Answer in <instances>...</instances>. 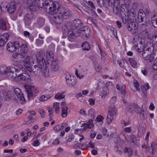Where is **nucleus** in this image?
<instances>
[{"instance_id": "obj_1", "label": "nucleus", "mask_w": 157, "mask_h": 157, "mask_svg": "<svg viewBox=\"0 0 157 157\" xmlns=\"http://www.w3.org/2000/svg\"><path fill=\"white\" fill-rule=\"evenodd\" d=\"M37 65H35L32 68L31 67L29 61L25 62L24 63V66L21 67L22 71H25L26 70L30 72H33L36 75L39 74L41 73L42 69L44 68V61L37 60Z\"/></svg>"}, {"instance_id": "obj_2", "label": "nucleus", "mask_w": 157, "mask_h": 157, "mask_svg": "<svg viewBox=\"0 0 157 157\" xmlns=\"http://www.w3.org/2000/svg\"><path fill=\"white\" fill-rule=\"evenodd\" d=\"M36 57L37 60H40L41 61H44V63H46V62L48 63H51V62L54 60L53 53L52 51L47 52L46 54L40 53V52H37L36 54Z\"/></svg>"}, {"instance_id": "obj_3", "label": "nucleus", "mask_w": 157, "mask_h": 157, "mask_svg": "<svg viewBox=\"0 0 157 157\" xmlns=\"http://www.w3.org/2000/svg\"><path fill=\"white\" fill-rule=\"evenodd\" d=\"M36 57L37 60H40L41 61H44V63H46V62L48 63H51V62L54 60L53 53L52 51L47 52L46 54L40 53V52H37L36 54Z\"/></svg>"}, {"instance_id": "obj_4", "label": "nucleus", "mask_w": 157, "mask_h": 157, "mask_svg": "<svg viewBox=\"0 0 157 157\" xmlns=\"http://www.w3.org/2000/svg\"><path fill=\"white\" fill-rule=\"evenodd\" d=\"M24 88L28 99H33L34 97L38 94L39 90L34 86L25 85Z\"/></svg>"}, {"instance_id": "obj_5", "label": "nucleus", "mask_w": 157, "mask_h": 157, "mask_svg": "<svg viewBox=\"0 0 157 157\" xmlns=\"http://www.w3.org/2000/svg\"><path fill=\"white\" fill-rule=\"evenodd\" d=\"M57 7H55V9L53 11L54 12L52 14L54 15L58 13L59 14V16L63 19H67L71 15V12L69 9L63 7H60L57 9Z\"/></svg>"}, {"instance_id": "obj_6", "label": "nucleus", "mask_w": 157, "mask_h": 157, "mask_svg": "<svg viewBox=\"0 0 157 157\" xmlns=\"http://www.w3.org/2000/svg\"><path fill=\"white\" fill-rule=\"evenodd\" d=\"M107 2V4L109 6L113 5V13L117 14L119 12L120 7V0H105Z\"/></svg>"}, {"instance_id": "obj_7", "label": "nucleus", "mask_w": 157, "mask_h": 157, "mask_svg": "<svg viewBox=\"0 0 157 157\" xmlns=\"http://www.w3.org/2000/svg\"><path fill=\"white\" fill-rule=\"evenodd\" d=\"M122 19L123 21L124 24L127 22L126 27L128 31L132 32L133 34H134L137 32L138 29L134 22H132L130 20H128V19H125L124 20L123 18Z\"/></svg>"}, {"instance_id": "obj_8", "label": "nucleus", "mask_w": 157, "mask_h": 157, "mask_svg": "<svg viewBox=\"0 0 157 157\" xmlns=\"http://www.w3.org/2000/svg\"><path fill=\"white\" fill-rule=\"evenodd\" d=\"M117 109L113 106H110L108 111V114L106 118V121L108 124H109L113 119L114 117L115 116Z\"/></svg>"}, {"instance_id": "obj_9", "label": "nucleus", "mask_w": 157, "mask_h": 157, "mask_svg": "<svg viewBox=\"0 0 157 157\" xmlns=\"http://www.w3.org/2000/svg\"><path fill=\"white\" fill-rule=\"evenodd\" d=\"M148 51L144 52L142 54L143 58L149 62H152L155 61L157 59L156 55L154 53H149Z\"/></svg>"}, {"instance_id": "obj_10", "label": "nucleus", "mask_w": 157, "mask_h": 157, "mask_svg": "<svg viewBox=\"0 0 157 157\" xmlns=\"http://www.w3.org/2000/svg\"><path fill=\"white\" fill-rule=\"evenodd\" d=\"M80 36V33L71 28L68 31L67 33L68 39L70 41H72L74 40Z\"/></svg>"}, {"instance_id": "obj_11", "label": "nucleus", "mask_w": 157, "mask_h": 157, "mask_svg": "<svg viewBox=\"0 0 157 157\" xmlns=\"http://www.w3.org/2000/svg\"><path fill=\"white\" fill-rule=\"evenodd\" d=\"M50 2L48 4H46V3L44 2V10L49 14H52L54 12H53L54 9H55V7H56V5L53 3V2L49 0Z\"/></svg>"}, {"instance_id": "obj_12", "label": "nucleus", "mask_w": 157, "mask_h": 157, "mask_svg": "<svg viewBox=\"0 0 157 157\" xmlns=\"http://www.w3.org/2000/svg\"><path fill=\"white\" fill-rule=\"evenodd\" d=\"M13 93L10 91L6 92L4 90L0 91V97L2 100L8 101L13 97Z\"/></svg>"}, {"instance_id": "obj_13", "label": "nucleus", "mask_w": 157, "mask_h": 157, "mask_svg": "<svg viewBox=\"0 0 157 157\" xmlns=\"http://www.w3.org/2000/svg\"><path fill=\"white\" fill-rule=\"evenodd\" d=\"M19 47V43L18 41H15L14 43L9 42L7 45L6 49L7 51L12 52L16 51Z\"/></svg>"}, {"instance_id": "obj_14", "label": "nucleus", "mask_w": 157, "mask_h": 157, "mask_svg": "<svg viewBox=\"0 0 157 157\" xmlns=\"http://www.w3.org/2000/svg\"><path fill=\"white\" fill-rule=\"evenodd\" d=\"M36 2L37 3L31 8V10L32 11H35L38 9L39 8L44 7V2H45L46 4H48L49 2H50L49 0H38Z\"/></svg>"}, {"instance_id": "obj_15", "label": "nucleus", "mask_w": 157, "mask_h": 157, "mask_svg": "<svg viewBox=\"0 0 157 157\" xmlns=\"http://www.w3.org/2000/svg\"><path fill=\"white\" fill-rule=\"evenodd\" d=\"M78 31L80 33V36L82 34L86 38L89 37L90 33V29L87 26H81Z\"/></svg>"}, {"instance_id": "obj_16", "label": "nucleus", "mask_w": 157, "mask_h": 157, "mask_svg": "<svg viewBox=\"0 0 157 157\" xmlns=\"http://www.w3.org/2000/svg\"><path fill=\"white\" fill-rule=\"evenodd\" d=\"M71 28L78 31L81 26H83V24L80 20L77 19L74 20L71 24Z\"/></svg>"}, {"instance_id": "obj_17", "label": "nucleus", "mask_w": 157, "mask_h": 157, "mask_svg": "<svg viewBox=\"0 0 157 157\" xmlns=\"http://www.w3.org/2000/svg\"><path fill=\"white\" fill-rule=\"evenodd\" d=\"M30 78V76L28 74L26 73H23L17 75L15 79V80L16 81H27L29 80Z\"/></svg>"}, {"instance_id": "obj_18", "label": "nucleus", "mask_w": 157, "mask_h": 157, "mask_svg": "<svg viewBox=\"0 0 157 157\" xmlns=\"http://www.w3.org/2000/svg\"><path fill=\"white\" fill-rule=\"evenodd\" d=\"M58 63L59 61L55 59L51 62V63H48L50 65V69L52 71L55 72L59 70Z\"/></svg>"}, {"instance_id": "obj_19", "label": "nucleus", "mask_w": 157, "mask_h": 157, "mask_svg": "<svg viewBox=\"0 0 157 157\" xmlns=\"http://www.w3.org/2000/svg\"><path fill=\"white\" fill-rule=\"evenodd\" d=\"M9 70L6 75L9 78H15L14 79L15 80L16 78L17 77V74L15 72L16 70L15 68L10 66Z\"/></svg>"}, {"instance_id": "obj_20", "label": "nucleus", "mask_w": 157, "mask_h": 157, "mask_svg": "<svg viewBox=\"0 0 157 157\" xmlns=\"http://www.w3.org/2000/svg\"><path fill=\"white\" fill-rule=\"evenodd\" d=\"M28 48L27 46L25 44H22L20 45V49L19 52L22 56V57H25L28 51Z\"/></svg>"}, {"instance_id": "obj_21", "label": "nucleus", "mask_w": 157, "mask_h": 157, "mask_svg": "<svg viewBox=\"0 0 157 157\" xmlns=\"http://www.w3.org/2000/svg\"><path fill=\"white\" fill-rule=\"evenodd\" d=\"M67 84L69 86H70L71 85V86H74L76 83V80L74 78H71L70 75L67 76L65 77Z\"/></svg>"}, {"instance_id": "obj_22", "label": "nucleus", "mask_w": 157, "mask_h": 157, "mask_svg": "<svg viewBox=\"0 0 157 157\" xmlns=\"http://www.w3.org/2000/svg\"><path fill=\"white\" fill-rule=\"evenodd\" d=\"M14 91L17 97L19 98L20 100L22 101V102L25 101V98L19 89L18 88H15L14 90Z\"/></svg>"}, {"instance_id": "obj_23", "label": "nucleus", "mask_w": 157, "mask_h": 157, "mask_svg": "<svg viewBox=\"0 0 157 157\" xmlns=\"http://www.w3.org/2000/svg\"><path fill=\"white\" fill-rule=\"evenodd\" d=\"M17 4L13 2H10L9 4L7 11L10 14L13 13L16 10V8Z\"/></svg>"}, {"instance_id": "obj_24", "label": "nucleus", "mask_w": 157, "mask_h": 157, "mask_svg": "<svg viewBox=\"0 0 157 157\" xmlns=\"http://www.w3.org/2000/svg\"><path fill=\"white\" fill-rule=\"evenodd\" d=\"M56 15L53 17L52 20L56 24H60L63 22V19L59 16V14L57 13Z\"/></svg>"}, {"instance_id": "obj_25", "label": "nucleus", "mask_w": 157, "mask_h": 157, "mask_svg": "<svg viewBox=\"0 0 157 157\" xmlns=\"http://www.w3.org/2000/svg\"><path fill=\"white\" fill-rule=\"evenodd\" d=\"M33 17V15L32 13L27 14L25 17L24 20L25 23L29 25L31 23V20Z\"/></svg>"}, {"instance_id": "obj_26", "label": "nucleus", "mask_w": 157, "mask_h": 157, "mask_svg": "<svg viewBox=\"0 0 157 157\" xmlns=\"http://www.w3.org/2000/svg\"><path fill=\"white\" fill-rule=\"evenodd\" d=\"M44 19L43 17H39L36 20V24L38 27L40 28L44 25Z\"/></svg>"}, {"instance_id": "obj_27", "label": "nucleus", "mask_w": 157, "mask_h": 157, "mask_svg": "<svg viewBox=\"0 0 157 157\" xmlns=\"http://www.w3.org/2000/svg\"><path fill=\"white\" fill-rule=\"evenodd\" d=\"M67 125V123H64L60 124H57L54 126L53 129L55 131H58L63 129Z\"/></svg>"}, {"instance_id": "obj_28", "label": "nucleus", "mask_w": 157, "mask_h": 157, "mask_svg": "<svg viewBox=\"0 0 157 157\" xmlns=\"http://www.w3.org/2000/svg\"><path fill=\"white\" fill-rule=\"evenodd\" d=\"M83 127V130H85L87 128H91L93 126L92 120H89L87 123H84L82 125Z\"/></svg>"}, {"instance_id": "obj_29", "label": "nucleus", "mask_w": 157, "mask_h": 157, "mask_svg": "<svg viewBox=\"0 0 157 157\" xmlns=\"http://www.w3.org/2000/svg\"><path fill=\"white\" fill-rule=\"evenodd\" d=\"M10 66L7 67L6 66L2 65L0 67V73L1 74L6 75Z\"/></svg>"}, {"instance_id": "obj_30", "label": "nucleus", "mask_w": 157, "mask_h": 157, "mask_svg": "<svg viewBox=\"0 0 157 157\" xmlns=\"http://www.w3.org/2000/svg\"><path fill=\"white\" fill-rule=\"evenodd\" d=\"M44 67L43 69H42L41 72L42 75L44 77H48L49 75V73L48 70L47 68V67L46 65V63H44Z\"/></svg>"}, {"instance_id": "obj_31", "label": "nucleus", "mask_w": 157, "mask_h": 157, "mask_svg": "<svg viewBox=\"0 0 157 157\" xmlns=\"http://www.w3.org/2000/svg\"><path fill=\"white\" fill-rule=\"evenodd\" d=\"M140 42V39L139 36H135L134 37L132 40L133 47L134 48L137 49V46L138 45V44Z\"/></svg>"}, {"instance_id": "obj_32", "label": "nucleus", "mask_w": 157, "mask_h": 157, "mask_svg": "<svg viewBox=\"0 0 157 157\" xmlns=\"http://www.w3.org/2000/svg\"><path fill=\"white\" fill-rule=\"evenodd\" d=\"M151 23L153 27L157 28V15L154 14L151 17Z\"/></svg>"}, {"instance_id": "obj_33", "label": "nucleus", "mask_w": 157, "mask_h": 157, "mask_svg": "<svg viewBox=\"0 0 157 157\" xmlns=\"http://www.w3.org/2000/svg\"><path fill=\"white\" fill-rule=\"evenodd\" d=\"M157 37V33H148L147 36V37L149 40H154V39Z\"/></svg>"}, {"instance_id": "obj_34", "label": "nucleus", "mask_w": 157, "mask_h": 157, "mask_svg": "<svg viewBox=\"0 0 157 157\" xmlns=\"http://www.w3.org/2000/svg\"><path fill=\"white\" fill-rule=\"evenodd\" d=\"M128 60L130 65L133 68H136L137 66V63L135 60L132 58H129Z\"/></svg>"}, {"instance_id": "obj_35", "label": "nucleus", "mask_w": 157, "mask_h": 157, "mask_svg": "<svg viewBox=\"0 0 157 157\" xmlns=\"http://www.w3.org/2000/svg\"><path fill=\"white\" fill-rule=\"evenodd\" d=\"M6 29V21L2 18H0V29L5 30Z\"/></svg>"}, {"instance_id": "obj_36", "label": "nucleus", "mask_w": 157, "mask_h": 157, "mask_svg": "<svg viewBox=\"0 0 157 157\" xmlns=\"http://www.w3.org/2000/svg\"><path fill=\"white\" fill-rule=\"evenodd\" d=\"M23 33L24 36L26 37L29 38L31 42L33 41L34 40V37L29 32L27 31H24Z\"/></svg>"}, {"instance_id": "obj_37", "label": "nucleus", "mask_w": 157, "mask_h": 157, "mask_svg": "<svg viewBox=\"0 0 157 157\" xmlns=\"http://www.w3.org/2000/svg\"><path fill=\"white\" fill-rule=\"evenodd\" d=\"M62 116L63 117L65 118L67 116V106H63L62 108Z\"/></svg>"}, {"instance_id": "obj_38", "label": "nucleus", "mask_w": 157, "mask_h": 157, "mask_svg": "<svg viewBox=\"0 0 157 157\" xmlns=\"http://www.w3.org/2000/svg\"><path fill=\"white\" fill-rule=\"evenodd\" d=\"M36 0H26L27 4V5L29 7L30 9L31 10V8L34 6L36 3Z\"/></svg>"}, {"instance_id": "obj_39", "label": "nucleus", "mask_w": 157, "mask_h": 157, "mask_svg": "<svg viewBox=\"0 0 157 157\" xmlns=\"http://www.w3.org/2000/svg\"><path fill=\"white\" fill-rule=\"evenodd\" d=\"M124 152L125 153H128V156H131L132 155V149L131 147H125L124 149Z\"/></svg>"}, {"instance_id": "obj_40", "label": "nucleus", "mask_w": 157, "mask_h": 157, "mask_svg": "<svg viewBox=\"0 0 157 157\" xmlns=\"http://www.w3.org/2000/svg\"><path fill=\"white\" fill-rule=\"evenodd\" d=\"M9 5V4L6 2H3L1 3L0 5L2 8L3 10L6 11Z\"/></svg>"}, {"instance_id": "obj_41", "label": "nucleus", "mask_w": 157, "mask_h": 157, "mask_svg": "<svg viewBox=\"0 0 157 157\" xmlns=\"http://www.w3.org/2000/svg\"><path fill=\"white\" fill-rule=\"evenodd\" d=\"M22 56L21 54V53L19 52H16L14 53H13L12 54V57L14 58H17L18 59L19 58L24 59V58L22 57Z\"/></svg>"}, {"instance_id": "obj_42", "label": "nucleus", "mask_w": 157, "mask_h": 157, "mask_svg": "<svg viewBox=\"0 0 157 157\" xmlns=\"http://www.w3.org/2000/svg\"><path fill=\"white\" fill-rule=\"evenodd\" d=\"M82 47L84 50H88L90 48V46L88 42H85L82 45Z\"/></svg>"}, {"instance_id": "obj_43", "label": "nucleus", "mask_w": 157, "mask_h": 157, "mask_svg": "<svg viewBox=\"0 0 157 157\" xmlns=\"http://www.w3.org/2000/svg\"><path fill=\"white\" fill-rule=\"evenodd\" d=\"M65 95L60 93H58L55 95V98L57 99H61L65 97Z\"/></svg>"}, {"instance_id": "obj_44", "label": "nucleus", "mask_w": 157, "mask_h": 157, "mask_svg": "<svg viewBox=\"0 0 157 157\" xmlns=\"http://www.w3.org/2000/svg\"><path fill=\"white\" fill-rule=\"evenodd\" d=\"M50 98V97L48 95L45 96V95H43L41 96L40 98V100L42 101H44L47 100Z\"/></svg>"}, {"instance_id": "obj_45", "label": "nucleus", "mask_w": 157, "mask_h": 157, "mask_svg": "<svg viewBox=\"0 0 157 157\" xmlns=\"http://www.w3.org/2000/svg\"><path fill=\"white\" fill-rule=\"evenodd\" d=\"M84 146V144H77L75 145L74 147L75 148L78 147L79 148L81 149H86L87 148L88 146H86V147H85Z\"/></svg>"}, {"instance_id": "obj_46", "label": "nucleus", "mask_w": 157, "mask_h": 157, "mask_svg": "<svg viewBox=\"0 0 157 157\" xmlns=\"http://www.w3.org/2000/svg\"><path fill=\"white\" fill-rule=\"evenodd\" d=\"M139 21L140 22H143L144 21H146V17L143 16L142 17L141 16L138 15L137 17Z\"/></svg>"}, {"instance_id": "obj_47", "label": "nucleus", "mask_w": 157, "mask_h": 157, "mask_svg": "<svg viewBox=\"0 0 157 157\" xmlns=\"http://www.w3.org/2000/svg\"><path fill=\"white\" fill-rule=\"evenodd\" d=\"M107 94V92L106 90H104L100 93V96L101 97V98H105V96Z\"/></svg>"}, {"instance_id": "obj_48", "label": "nucleus", "mask_w": 157, "mask_h": 157, "mask_svg": "<svg viewBox=\"0 0 157 157\" xmlns=\"http://www.w3.org/2000/svg\"><path fill=\"white\" fill-rule=\"evenodd\" d=\"M94 113V109H93L91 108L90 109L88 112V115L91 117H93Z\"/></svg>"}, {"instance_id": "obj_49", "label": "nucleus", "mask_w": 157, "mask_h": 157, "mask_svg": "<svg viewBox=\"0 0 157 157\" xmlns=\"http://www.w3.org/2000/svg\"><path fill=\"white\" fill-rule=\"evenodd\" d=\"M6 42V40H3V38L0 37V47L3 46Z\"/></svg>"}, {"instance_id": "obj_50", "label": "nucleus", "mask_w": 157, "mask_h": 157, "mask_svg": "<svg viewBox=\"0 0 157 157\" xmlns=\"http://www.w3.org/2000/svg\"><path fill=\"white\" fill-rule=\"evenodd\" d=\"M124 61H125V59H122L121 61H118L117 63L121 67H123L124 66Z\"/></svg>"}, {"instance_id": "obj_51", "label": "nucleus", "mask_w": 157, "mask_h": 157, "mask_svg": "<svg viewBox=\"0 0 157 157\" xmlns=\"http://www.w3.org/2000/svg\"><path fill=\"white\" fill-rule=\"evenodd\" d=\"M44 43V41L42 40L37 39L36 40V44L37 46H40L42 44Z\"/></svg>"}, {"instance_id": "obj_52", "label": "nucleus", "mask_w": 157, "mask_h": 157, "mask_svg": "<svg viewBox=\"0 0 157 157\" xmlns=\"http://www.w3.org/2000/svg\"><path fill=\"white\" fill-rule=\"evenodd\" d=\"M2 38H3V40H6V42L7 41L9 37V35L7 33H5L3 34V35L2 36H0Z\"/></svg>"}, {"instance_id": "obj_53", "label": "nucleus", "mask_w": 157, "mask_h": 157, "mask_svg": "<svg viewBox=\"0 0 157 157\" xmlns=\"http://www.w3.org/2000/svg\"><path fill=\"white\" fill-rule=\"evenodd\" d=\"M138 15H141L142 17H146L145 14L144 13V10L142 9L139 10L138 11Z\"/></svg>"}, {"instance_id": "obj_54", "label": "nucleus", "mask_w": 157, "mask_h": 157, "mask_svg": "<svg viewBox=\"0 0 157 157\" xmlns=\"http://www.w3.org/2000/svg\"><path fill=\"white\" fill-rule=\"evenodd\" d=\"M148 33L146 30H143L141 33V35L144 37L147 38Z\"/></svg>"}, {"instance_id": "obj_55", "label": "nucleus", "mask_w": 157, "mask_h": 157, "mask_svg": "<svg viewBox=\"0 0 157 157\" xmlns=\"http://www.w3.org/2000/svg\"><path fill=\"white\" fill-rule=\"evenodd\" d=\"M74 135L72 134H71L69 135L68 141V142H70L71 141L74 139Z\"/></svg>"}, {"instance_id": "obj_56", "label": "nucleus", "mask_w": 157, "mask_h": 157, "mask_svg": "<svg viewBox=\"0 0 157 157\" xmlns=\"http://www.w3.org/2000/svg\"><path fill=\"white\" fill-rule=\"evenodd\" d=\"M117 97L116 96L113 97L110 100V102L111 103H114L117 101Z\"/></svg>"}, {"instance_id": "obj_57", "label": "nucleus", "mask_w": 157, "mask_h": 157, "mask_svg": "<svg viewBox=\"0 0 157 157\" xmlns=\"http://www.w3.org/2000/svg\"><path fill=\"white\" fill-rule=\"evenodd\" d=\"M121 93L124 96L126 94V90H125V86H122V87L121 89Z\"/></svg>"}, {"instance_id": "obj_58", "label": "nucleus", "mask_w": 157, "mask_h": 157, "mask_svg": "<svg viewBox=\"0 0 157 157\" xmlns=\"http://www.w3.org/2000/svg\"><path fill=\"white\" fill-rule=\"evenodd\" d=\"M134 86L136 88L137 91H139V84L138 82H135L134 83Z\"/></svg>"}, {"instance_id": "obj_59", "label": "nucleus", "mask_w": 157, "mask_h": 157, "mask_svg": "<svg viewBox=\"0 0 157 157\" xmlns=\"http://www.w3.org/2000/svg\"><path fill=\"white\" fill-rule=\"evenodd\" d=\"M129 139L132 140V142L134 143L136 141V138L134 135H131L129 136Z\"/></svg>"}, {"instance_id": "obj_60", "label": "nucleus", "mask_w": 157, "mask_h": 157, "mask_svg": "<svg viewBox=\"0 0 157 157\" xmlns=\"http://www.w3.org/2000/svg\"><path fill=\"white\" fill-rule=\"evenodd\" d=\"M104 119V118L101 115H98L96 118V119L97 120L98 122L101 121Z\"/></svg>"}, {"instance_id": "obj_61", "label": "nucleus", "mask_w": 157, "mask_h": 157, "mask_svg": "<svg viewBox=\"0 0 157 157\" xmlns=\"http://www.w3.org/2000/svg\"><path fill=\"white\" fill-rule=\"evenodd\" d=\"M48 110L49 113V116H52L53 113V110L52 108L51 107H49L48 108Z\"/></svg>"}, {"instance_id": "obj_62", "label": "nucleus", "mask_w": 157, "mask_h": 157, "mask_svg": "<svg viewBox=\"0 0 157 157\" xmlns=\"http://www.w3.org/2000/svg\"><path fill=\"white\" fill-rule=\"evenodd\" d=\"M101 58L102 59L104 60L106 57V55L105 52H101Z\"/></svg>"}, {"instance_id": "obj_63", "label": "nucleus", "mask_w": 157, "mask_h": 157, "mask_svg": "<svg viewBox=\"0 0 157 157\" xmlns=\"http://www.w3.org/2000/svg\"><path fill=\"white\" fill-rule=\"evenodd\" d=\"M40 142H39V140L34 141L33 144V145L35 146H38Z\"/></svg>"}, {"instance_id": "obj_64", "label": "nucleus", "mask_w": 157, "mask_h": 157, "mask_svg": "<svg viewBox=\"0 0 157 157\" xmlns=\"http://www.w3.org/2000/svg\"><path fill=\"white\" fill-rule=\"evenodd\" d=\"M141 71L143 74L145 75H146L148 73L147 71L145 68L143 69Z\"/></svg>"}]
</instances>
